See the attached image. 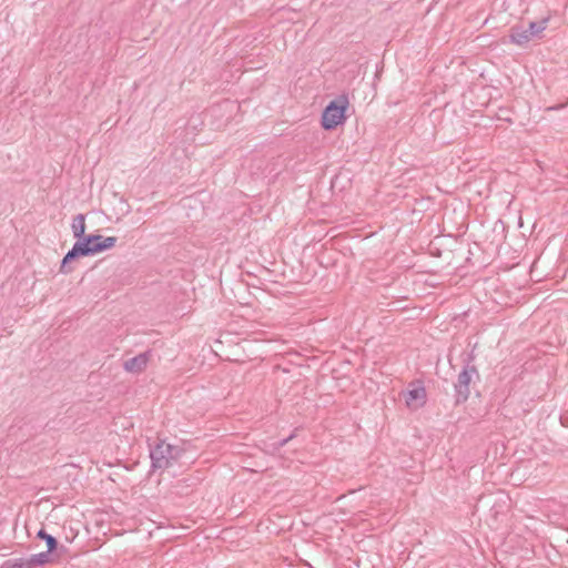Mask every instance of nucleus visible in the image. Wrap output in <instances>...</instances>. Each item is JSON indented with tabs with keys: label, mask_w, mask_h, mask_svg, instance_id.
<instances>
[{
	"label": "nucleus",
	"mask_w": 568,
	"mask_h": 568,
	"mask_svg": "<svg viewBox=\"0 0 568 568\" xmlns=\"http://www.w3.org/2000/svg\"><path fill=\"white\" fill-rule=\"evenodd\" d=\"M149 352L141 353L124 362L123 367L129 373H141L148 364Z\"/></svg>",
	"instance_id": "obj_7"
},
{
	"label": "nucleus",
	"mask_w": 568,
	"mask_h": 568,
	"mask_svg": "<svg viewBox=\"0 0 568 568\" xmlns=\"http://www.w3.org/2000/svg\"><path fill=\"white\" fill-rule=\"evenodd\" d=\"M37 537L45 541L49 551L57 549L58 540L52 535L48 534L43 528L37 532Z\"/></svg>",
	"instance_id": "obj_10"
},
{
	"label": "nucleus",
	"mask_w": 568,
	"mask_h": 568,
	"mask_svg": "<svg viewBox=\"0 0 568 568\" xmlns=\"http://www.w3.org/2000/svg\"><path fill=\"white\" fill-rule=\"evenodd\" d=\"M51 552L52 551H49V549H47V551L30 556L32 567L37 568L49 564Z\"/></svg>",
	"instance_id": "obj_9"
},
{
	"label": "nucleus",
	"mask_w": 568,
	"mask_h": 568,
	"mask_svg": "<svg viewBox=\"0 0 568 568\" xmlns=\"http://www.w3.org/2000/svg\"><path fill=\"white\" fill-rule=\"evenodd\" d=\"M347 105L348 100L344 95L331 101L323 111L322 126L325 130H332L341 124L345 120Z\"/></svg>",
	"instance_id": "obj_4"
},
{
	"label": "nucleus",
	"mask_w": 568,
	"mask_h": 568,
	"mask_svg": "<svg viewBox=\"0 0 568 568\" xmlns=\"http://www.w3.org/2000/svg\"><path fill=\"white\" fill-rule=\"evenodd\" d=\"M474 355L468 354L467 358L464 359V367L457 376V381L454 384L456 403H465L470 395V384L475 379H479V373L475 365L471 364Z\"/></svg>",
	"instance_id": "obj_3"
},
{
	"label": "nucleus",
	"mask_w": 568,
	"mask_h": 568,
	"mask_svg": "<svg viewBox=\"0 0 568 568\" xmlns=\"http://www.w3.org/2000/svg\"><path fill=\"white\" fill-rule=\"evenodd\" d=\"M152 470L166 469L173 465L182 455L183 449L159 439L154 445L149 444Z\"/></svg>",
	"instance_id": "obj_2"
},
{
	"label": "nucleus",
	"mask_w": 568,
	"mask_h": 568,
	"mask_svg": "<svg viewBox=\"0 0 568 568\" xmlns=\"http://www.w3.org/2000/svg\"><path fill=\"white\" fill-rule=\"evenodd\" d=\"M405 400L407 406L419 407L425 404L426 400V389L423 385H413V388L408 389L405 393Z\"/></svg>",
	"instance_id": "obj_6"
},
{
	"label": "nucleus",
	"mask_w": 568,
	"mask_h": 568,
	"mask_svg": "<svg viewBox=\"0 0 568 568\" xmlns=\"http://www.w3.org/2000/svg\"><path fill=\"white\" fill-rule=\"evenodd\" d=\"M293 437H294V434L290 435L288 437H286L284 439H281V440L274 443L273 444L274 449H280V448L284 447Z\"/></svg>",
	"instance_id": "obj_12"
},
{
	"label": "nucleus",
	"mask_w": 568,
	"mask_h": 568,
	"mask_svg": "<svg viewBox=\"0 0 568 568\" xmlns=\"http://www.w3.org/2000/svg\"><path fill=\"white\" fill-rule=\"evenodd\" d=\"M116 241L118 239L115 236L104 237L100 234H85L83 237L78 239L72 248L64 255L61 262L60 272L64 274L69 273L70 270L68 268V264L71 261L78 257L90 256L106 251L113 247Z\"/></svg>",
	"instance_id": "obj_1"
},
{
	"label": "nucleus",
	"mask_w": 568,
	"mask_h": 568,
	"mask_svg": "<svg viewBox=\"0 0 568 568\" xmlns=\"http://www.w3.org/2000/svg\"><path fill=\"white\" fill-rule=\"evenodd\" d=\"M10 568H33L31 565V558H14L7 561Z\"/></svg>",
	"instance_id": "obj_11"
},
{
	"label": "nucleus",
	"mask_w": 568,
	"mask_h": 568,
	"mask_svg": "<svg viewBox=\"0 0 568 568\" xmlns=\"http://www.w3.org/2000/svg\"><path fill=\"white\" fill-rule=\"evenodd\" d=\"M72 233L75 239H81L85 235V215L78 214L73 217L71 224Z\"/></svg>",
	"instance_id": "obj_8"
},
{
	"label": "nucleus",
	"mask_w": 568,
	"mask_h": 568,
	"mask_svg": "<svg viewBox=\"0 0 568 568\" xmlns=\"http://www.w3.org/2000/svg\"><path fill=\"white\" fill-rule=\"evenodd\" d=\"M547 23L548 19H542L540 21L529 22L528 28L514 27L511 29L510 40L518 45H524L531 39L539 37L547 28Z\"/></svg>",
	"instance_id": "obj_5"
}]
</instances>
